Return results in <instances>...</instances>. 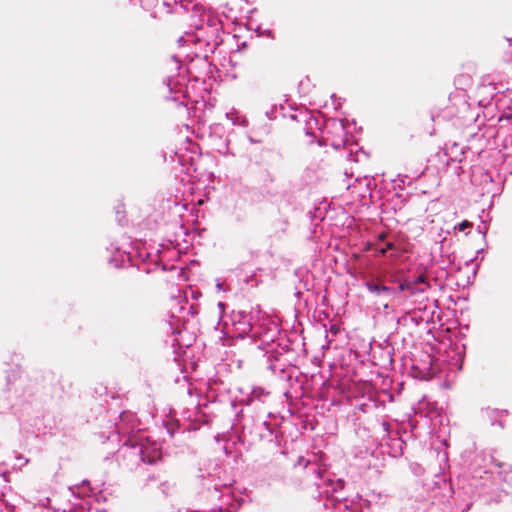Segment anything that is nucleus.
<instances>
[{"mask_svg":"<svg viewBox=\"0 0 512 512\" xmlns=\"http://www.w3.org/2000/svg\"><path fill=\"white\" fill-rule=\"evenodd\" d=\"M139 452L141 460L144 463L156 464L159 460H161V455L157 449L146 447L141 448Z\"/></svg>","mask_w":512,"mask_h":512,"instance_id":"nucleus-3","label":"nucleus"},{"mask_svg":"<svg viewBox=\"0 0 512 512\" xmlns=\"http://www.w3.org/2000/svg\"><path fill=\"white\" fill-rule=\"evenodd\" d=\"M190 512H200V511H190ZM211 512H216V510H212ZM217 512H227L226 509H223L222 507H219ZM230 512V511H228Z\"/></svg>","mask_w":512,"mask_h":512,"instance_id":"nucleus-10","label":"nucleus"},{"mask_svg":"<svg viewBox=\"0 0 512 512\" xmlns=\"http://www.w3.org/2000/svg\"><path fill=\"white\" fill-rule=\"evenodd\" d=\"M366 287L370 292L375 293L377 295H379L381 293L389 294L392 291V289L390 287L385 286V285H380L375 282H367Z\"/></svg>","mask_w":512,"mask_h":512,"instance_id":"nucleus-4","label":"nucleus"},{"mask_svg":"<svg viewBox=\"0 0 512 512\" xmlns=\"http://www.w3.org/2000/svg\"><path fill=\"white\" fill-rule=\"evenodd\" d=\"M298 464H299V465L306 466V465L308 464V462H305L303 458H299V460H298Z\"/></svg>","mask_w":512,"mask_h":512,"instance_id":"nucleus-11","label":"nucleus"},{"mask_svg":"<svg viewBox=\"0 0 512 512\" xmlns=\"http://www.w3.org/2000/svg\"><path fill=\"white\" fill-rule=\"evenodd\" d=\"M244 322L242 323L243 327L241 328V333H249L251 331V324L249 323L247 316L244 315Z\"/></svg>","mask_w":512,"mask_h":512,"instance_id":"nucleus-7","label":"nucleus"},{"mask_svg":"<svg viewBox=\"0 0 512 512\" xmlns=\"http://www.w3.org/2000/svg\"><path fill=\"white\" fill-rule=\"evenodd\" d=\"M137 425L138 423L134 414L131 412H122L116 427L119 434L127 436L134 431Z\"/></svg>","mask_w":512,"mask_h":512,"instance_id":"nucleus-2","label":"nucleus"},{"mask_svg":"<svg viewBox=\"0 0 512 512\" xmlns=\"http://www.w3.org/2000/svg\"><path fill=\"white\" fill-rule=\"evenodd\" d=\"M266 395V392L261 387H254L250 393L249 402H252L253 400L257 399L259 401L262 400V397Z\"/></svg>","mask_w":512,"mask_h":512,"instance_id":"nucleus-5","label":"nucleus"},{"mask_svg":"<svg viewBox=\"0 0 512 512\" xmlns=\"http://www.w3.org/2000/svg\"><path fill=\"white\" fill-rule=\"evenodd\" d=\"M471 227H472V223L467 220H464L461 223H459L457 226H455L454 229L461 232V231H464L465 229H468Z\"/></svg>","mask_w":512,"mask_h":512,"instance_id":"nucleus-6","label":"nucleus"},{"mask_svg":"<svg viewBox=\"0 0 512 512\" xmlns=\"http://www.w3.org/2000/svg\"><path fill=\"white\" fill-rule=\"evenodd\" d=\"M428 287L429 285L426 282L425 276L421 274L413 281H403L399 285V290L402 292H407L410 296H412L417 293L424 292Z\"/></svg>","mask_w":512,"mask_h":512,"instance_id":"nucleus-1","label":"nucleus"},{"mask_svg":"<svg viewBox=\"0 0 512 512\" xmlns=\"http://www.w3.org/2000/svg\"><path fill=\"white\" fill-rule=\"evenodd\" d=\"M392 247H393V244L389 242V243H387V244H386V247H385V248H379V252H380L382 255H384V254L386 253V251H387L388 249H392Z\"/></svg>","mask_w":512,"mask_h":512,"instance_id":"nucleus-9","label":"nucleus"},{"mask_svg":"<svg viewBox=\"0 0 512 512\" xmlns=\"http://www.w3.org/2000/svg\"><path fill=\"white\" fill-rule=\"evenodd\" d=\"M227 116L232 120L234 124H239L245 126L247 121L245 119H240L239 117H233V114H227Z\"/></svg>","mask_w":512,"mask_h":512,"instance_id":"nucleus-8","label":"nucleus"}]
</instances>
